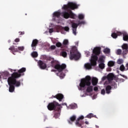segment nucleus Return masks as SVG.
I'll return each instance as SVG.
<instances>
[{"instance_id": "nucleus-1", "label": "nucleus", "mask_w": 128, "mask_h": 128, "mask_svg": "<svg viewBox=\"0 0 128 128\" xmlns=\"http://www.w3.org/2000/svg\"><path fill=\"white\" fill-rule=\"evenodd\" d=\"M90 80H92V78L90 76H86L85 78L81 79L79 86H78L79 90H83L86 86H88L86 89V96H90V93L94 90V86H90L92 84Z\"/></svg>"}, {"instance_id": "nucleus-50", "label": "nucleus", "mask_w": 128, "mask_h": 128, "mask_svg": "<svg viewBox=\"0 0 128 128\" xmlns=\"http://www.w3.org/2000/svg\"><path fill=\"white\" fill-rule=\"evenodd\" d=\"M49 32H50V34L54 32V29H52V28L49 29Z\"/></svg>"}, {"instance_id": "nucleus-48", "label": "nucleus", "mask_w": 128, "mask_h": 128, "mask_svg": "<svg viewBox=\"0 0 128 128\" xmlns=\"http://www.w3.org/2000/svg\"><path fill=\"white\" fill-rule=\"evenodd\" d=\"M50 49L51 50H56V46H50Z\"/></svg>"}, {"instance_id": "nucleus-13", "label": "nucleus", "mask_w": 128, "mask_h": 128, "mask_svg": "<svg viewBox=\"0 0 128 128\" xmlns=\"http://www.w3.org/2000/svg\"><path fill=\"white\" fill-rule=\"evenodd\" d=\"M114 74L112 73H110L107 76V79L109 82L114 80Z\"/></svg>"}, {"instance_id": "nucleus-11", "label": "nucleus", "mask_w": 128, "mask_h": 128, "mask_svg": "<svg viewBox=\"0 0 128 128\" xmlns=\"http://www.w3.org/2000/svg\"><path fill=\"white\" fill-rule=\"evenodd\" d=\"M79 26L78 24L76 23H72V34H74V36H76V28H78V26Z\"/></svg>"}, {"instance_id": "nucleus-12", "label": "nucleus", "mask_w": 128, "mask_h": 128, "mask_svg": "<svg viewBox=\"0 0 128 128\" xmlns=\"http://www.w3.org/2000/svg\"><path fill=\"white\" fill-rule=\"evenodd\" d=\"M1 76L3 80H8V76H10V73L8 72H4L2 74Z\"/></svg>"}, {"instance_id": "nucleus-39", "label": "nucleus", "mask_w": 128, "mask_h": 128, "mask_svg": "<svg viewBox=\"0 0 128 128\" xmlns=\"http://www.w3.org/2000/svg\"><path fill=\"white\" fill-rule=\"evenodd\" d=\"M58 116H60V113H58V112L54 113V118H57Z\"/></svg>"}, {"instance_id": "nucleus-45", "label": "nucleus", "mask_w": 128, "mask_h": 128, "mask_svg": "<svg viewBox=\"0 0 128 128\" xmlns=\"http://www.w3.org/2000/svg\"><path fill=\"white\" fill-rule=\"evenodd\" d=\"M31 46L32 48V50H36V46H32V45H31Z\"/></svg>"}, {"instance_id": "nucleus-24", "label": "nucleus", "mask_w": 128, "mask_h": 128, "mask_svg": "<svg viewBox=\"0 0 128 128\" xmlns=\"http://www.w3.org/2000/svg\"><path fill=\"white\" fill-rule=\"evenodd\" d=\"M32 56V58H38V52H33L31 54Z\"/></svg>"}, {"instance_id": "nucleus-8", "label": "nucleus", "mask_w": 128, "mask_h": 128, "mask_svg": "<svg viewBox=\"0 0 128 128\" xmlns=\"http://www.w3.org/2000/svg\"><path fill=\"white\" fill-rule=\"evenodd\" d=\"M84 120V116H80L79 118H78L76 122H75V126H76L78 127H81V126L84 124V122H82V120Z\"/></svg>"}, {"instance_id": "nucleus-34", "label": "nucleus", "mask_w": 128, "mask_h": 128, "mask_svg": "<svg viewBox=\"0 0 128 128\" xmlns=\"http://www.w3.org/2000/svg\"><path fill=\"white\" fill-rule=\"evenodd\" d=\"M111 36L113 38H118V34H116V32H114L112 34Z\"/></svg>"}, {"instance_id": "nucleus-51", "label": "nucleus", "mask_w": 128, "mask_h": 128, "mask_svg": "<svg viewBox=\"0 0 128 128\" xmlns=\"http://www.w3.org/2000/svg\"><path fill=\"white\" fill-rule=\"evenodd\" d=\"M14 42H20V38H16V39H15Z\"/></svg>"}, {"instance_id": "nucleus-37", "label": "nucleus", "mask_w": 128, "mask_h": 128, "mask_svg": "<svg viewBox=\"0 0 128 128\" xmlns=\"http://www.w3.org/2000/svg\"><path fill=\"white\" fill-rule=\"evenodd\" d=\"M54 98H56L60 102L62 101V100H63L64 96H54Z\"/></svg>"}, {"instance_id": "nucleus-15", "label": "nucleus", "mask_w": 128, "mask_h": 128, "mask_svg": "<svg viewBox=\"0 0 128 128\" xmlns=\"http://www.w3.org/2000/svg\"><path fill=\"white\" fill-rule=\"evenodd\" d=\"M60 14H62L60 12H56L54 13L53 16L54 18H60Z\"/></svg>"}, {"instance_id": "nucleus-18", "label": "nucleus", "mask_w": 128, "mask_h": 128, "mask_svg": "<svg viewBox=\"0 0 128 128\" xmlns=\"http://www.w3.org/2000/svg\"><path fill=\"white\" fill-rule=\"evenodd\" d=\"M98 78H94L92 79V86H96L98 82Z\"/></svg>"}, {"instance_id": "nucleus-42", "label": "nucleus", "mask_w": 128, "mask_h": 128, "mask_svg": "<svg viewBox=\"0 0 128 128\" xmlns=\"http://www.w3.org/2000/svg\"><path fill=\"white\" fill-rule=\"evenodd\" d=\"M18 50H19L22 51V50H24V46H19V47H18Z\"/></svg>"}, {"instance_id": "nucleus-30", "label": "nucleus", "mask_w": 128, "mask_h": 128, "mask_svg": "<svg viewBox=\"0 0 128 128\" xmlns=\"http://www.w3.org/2000/svg\"><path fill=\"white\" fill-rule=\"evenodd\" d=\"M104 63H100L98 65V67L100 68L101 70H104Z\"/></svg>"}, {"instance_id": "nucleus-19", "label": "nucleus", "mask_w": 128, "mask_h": 128, "mask_svg": "<svg viewBox=\"0 0 128 128\" xmlns=\"http://www.w3.org/2000/svg\"><path fill=\"white\" fill-rule=\"evenodd\" d=\"M26 70V68H22L20 70H18V74H22V72H24Z\"/></svg>"}, {"instance_id": "nucleus-60", "label": "nucleus", "mask_w": 128, "mask_h": 128, "mask_svg": "<svg viewBox=\"0 0 128 128\" xmlns=\"http://www.w3.org/2000/svg\"><path fill=\"white\" fill-rule=\"evenodd\" d=\"M120 75H121L122 76H123V78H124V75H122V74H120Z\"/></svg>"}, {"instance_id": "nucleus-64", "label": "nucleus", "mask_w": 128, "mask_h": 128, "mask_svg": "<svg viewBox=\"0 0 128 128\" xmlns=\"http://www.w3.org/2000/svg\"><path fill=\"white\" fill-rule=\"evenodd\" d=\"M51 72H54V70H51Z\"/></svg>"}, {"instance_id": "nucleus-46", "label": "nucleus", "mask_w": 128, "mask_h": 128, "mask_svg": "<svg viewBox=\"0 0 128 128\" xmlns=\"http://www.w3.org/2000/svg\"><path fill=\"white\" fill-rule=\"evenodd\" d=\"M54 96H64V95L62 94H56Z\"/></svg>"}, {"instance_id": "nucleus-57", "label": "nucleus", "mask_w": 128, "mask_h": 128, "mask_svg": "<svg viewBox=\"0 0 128 128\" xmlns=\"http://www.w3.org/2000/svg\"><path fill=\"white\" fill-rule=\"evenodd\" d=\"M92 100H94L96 99V98H97L96 96H92Z\"/></svg>"}, {"instance_id": "nucleus-6", "label": "nucleus", "mask_w": 128, "mask_h": 128, "mask_svg": "<svg viewBox=\"0 0 128 128\" xmlns=\"http://www.w3.org/2000/svg\"><path fill=\"white\" fill-rule=\"evenodd\" d=\"M50 66L52 68H55V70H56L58 72H62L66 68V64H62V65H60V62L54 60L51 61Z\"/></svg>"}, {"instance_id": "nucleus-14", "label": "nucleus", "mask_w": 128, "mask_h": 128, "mask_svg": "<svg viewBox=\"0 0 128 128\" xmlns=\"http://www.w3.org/2000/svg\"><path fill=\"white\" fill-rule=\"evenodd\" d=\"M76 120V116H72L70 117V118H69V120H68V123L72 124V122H74Z\"/></svg>"}, {"instance_id": "nucleus-61", "label": "nucleus", "mask_w": 128, "mask_h": 128, "mask_svg": "<svg viewBox=\"0 0 128 128\" xmlns=\"http://www.w3.org/2000/svg\"><path fill=\"white\" fill-rule=\"evenodd\" d=\"M99 126H96V128H98Z\"/></svg>"}, {"instance_id": "nucleus-38", "label": "nucleus", "mask_w": 128, "mask_h": 128, "mask_svg": "<svg viewBox=\"0 0 128 128\" xmlns=\"http://www.w3.org/2000/svg\"><path fill=\"white\" fill-rule=\"evenodd\" d=\"M93 118V114H87V116H86V118Z\"/></svg>"}, {"instance_id": "nucleus-32", "label": "nucleus", "mask_w": 128, "mask_h": 128, "mask_svg": "<svg viewBox=\"0 0 128 128\" xmlns=\"http://www.w3.org/2000/svg\"><path fill=\"white\" fill-rule=\"evenodd\" d=\"M56 46H57V48H62V44L60 43V42H58L56 43Z\"/></svg>"}, {"instance_id": "nucleus-23", "label": "nucleus", "mask_w": 128, "mask_h": 128, "mask_svg": "<svg viewBox=\"0 0 128 128\" xmlns=\"http://www.w3.org/2000/svg\"><path fill=\"white\" fill-rule=\"evenodd\" d=\"M114 64H116V62L114 61H109L108 62V66L110 67L114 66Z\"/></svg>"}, {"instance_id": "nucleus-47", "label": "nucleus", "mask_w": 128, "mask_h": 128, "mask_svg": "<svg viewBox=\"0 0 128 128\" xmlns=\"http://www.w3.org/2000/svg\"><path fill=\"white\" fill-rule=\"evenodd\" d=\"M106 94V90L103 89L101 90V94Z\"/></svg>"}, {"instance_id": "nucleus-21", "label": "nucleus", "mask_w": 128, "mask_h": 128, "mask_svg": "<svg viewBox=\"0 0 128 128\" xmlns=\"http://www.w3.org/2000/svg\"><path fill=\"white\" fill-rule=\"evenodd\" d=\"M68 45V40H64L62 43V46H64V48H66V46Z\"/></svg>"}, {"instance_id": "nucleus-36", "label": "nucleus", "mask_w": 128, "mask_h": 128, "mask_svg": "<svg viewBox=\"0 0 128 128\" xmlns=\"http://www.w3.org/2000/svg\"><path fill=\"white\" fill-rule=\"evenodd\" d=\"M78 18L79 20H84V16L82 14H80Z\"/></svg>"}, {"instance_id": "nucleus-3", "label": "nucleus", "mask_w": 128, "mask_h": 128, "mask_svg": "<svg viewBox=\"0 0 128 128\" xmlns=\"http://www.w3.org/2000/svg\"><path fill=\"white\" fill-rule=\"evenodd\" d=\"M93 54L91 56L90 63H86L84 64V68L86 70H91L92 66H96V62L98 58V56L100 54V47H96L92 50Z\"/></svg>"}, {"instance_id": "nucleus-44", "label": "nucleus", "mask_w": 128, "mask_h": 128, "mask_svg": "<svg viewBox=\"0 0 128 128\" xmlns=\"http://www.w3.org/2000/svg\"><path fill=\"white\" fill-rule=\"evenodd\" d=\"M118 64H122V60L120 59H118Z\"/></svg>"}, {"instance_id": "nucleus-4", "label": "nucleus", "mask_w": 128, "mask_h": 128, "mask_svg": "<svg viewBox=\"0 0 128 128\" xmlns=\"http://www.w3.org/2000/svg\"><path fill=\"white\" fill-rule=\"evenodd\" d=\"M21 76L22 74H18V72H14L11 74V76L8 78V79L15 86L18 88V86H20V80H16V78Z\"/></svg>"}, {"instance_id": "nucleus-31", "label": "nucleus", "mask_w": 128, "mask_h": 128, "mask_svg": "<svg viewBox=\"0 0 128 128\" xmlns=\"http://www.w3.org/2000/svg\"><path fill=\"white\" fill-rule=\"evenodd\" d=\"M68 108V109H70V110H74L75 109V105L74 104H70L69 105V106H66Z\"/></svg>"}, {"instance_id": "nucleus-58", "label": "nucleus", "mask_w": 128, "mask_h": 128, "mask_svg": "<svg viewBox=\"0 0 128 128\" xmlns=\"http://www.w3.org/2000/svg\"><path fill=\"white\" fill-rule=\"evenodd\" d=\"M62 106H66V103H63V104H62Z\"/></svg>"}, {"instance_id": "nucleus-63", "label": "nucleus", "mask_w": 128, "mask_h": 128, "mask_svg": "<svg viewBox=\"0 0 128 128\" xmlns=\"http://www.w3.org/2000/svg\"><path fill=\"white\" fill-rule=\"evenodd\" d=\"M89 54H88V53L87 54V56H88Z\"/></svg>"}, {"instance_id": "nucleus-59", "label": "nucleus", "mask_w": 128, "mask_h": 128, "mask_svg": "<svg viewBox=\"0 0 128 128\" xmlns=\"http://www.w3.org/2000/svg\"><path fill=\"white\" fill-rule=\"evenodd\" d=\"M85 124H88V122H85Z\"/></svg>"}, {"instance_id": "nucleus-35", "label": "nucleus", "mask_w": 128, "mask_h": 128, "mask_svg": "<svg viewBox=\"0 0 128 128\" xmlns=\"http://www.w3.org/2000/svg\"><path fill=\"white\" fill-rule=\"evenodd\" d=\"M112 86L114 88H118V84H116V83L114 82H112Z\"/></svg>"}, {"instance_id": "nucleus-53", "label": "nucleus", "mask_w": 128, "mask_h": 128, "mask_svg": "<svg viewBox=\"0 0 128 128\" xmlns=\"http://www.w3.org/2000/svg\"><path fill=\"white\" fill-rule=\"evenodd\" d=\"M116 34L117 36H122V34L121 32H117Z\"/></svg>"}, {"instance_id": "nucleus-41", "label": "nucleus", "mask_w": 128, "mask_h": 128, "mask_svg": "<svg viewBox=\"0 0 128 128\" xmlns=\"http://www.w3.org/2000/svg\"><path fill=\"white\" fill-rule=\"evenodd\" d=\"M9 50H12V52H14V46H12L11 47H10L9 48Z\"/></svg>"}, {"instance_id": "nucleus-27", "label": "nucleus", "mask_w": 128, "mask_h": 128, "mask_svg": "<svg viewBox=\"0 0 128 128\" xmlns=\"http://www.w3.org/2000/svg\"><path fill=\"white\" fill-rule=\"evenodd\" d=\"M122 52V51L120 49H118L116 51V54L117 56H120Z\"/></svg>"}, {"instance_id": "nucleus-28", "label": "nucleus", "mask_w": 128, "mask_h": 128, "mask_svg": "<svg viewBox=\"0 0 128 128\" xmlns=\"http://www.w3.org/2000/svg\"><path fill=\"white\" fill-rule=\"evenodd\" d=\"M104 54H110V49L108 48H106L104 50Z\"/></svg>"}, {"instance_id": "nucleus-17", "label": "nucleus", "mask_w": 128, "mask_h": 128, "mask_svg": "<svg viewBox=\"0 0 128 128\" xmlns=\"http://www.w3.org/2000/svg\"><path fill=\"white\" fill-rule=\"evenodd\" d=\"M38 40L34 39L32 40L31 46H38Z\"/></svg>"}, {"instance_id": "nucleus-56", "label": "nucleus", "mask_w": 128, "mask_h": 128, "mask_svg": "<svg viewBox=\"0 0 128 128\" xmlns=\"http://www.w3.org/2000/svg\"><path fill=\"white\" fill-rule=\"evenodd\" d=\"M14 52H18V48H14Z\"/></svg>"}, {"instance_id": "nucleus-43", "label": "nucleus", "mask_w": 128, "mask_h": 128, "mask_svg": "<svg viewBox=\"0 0 128 128\" xmlns=\"http://www.w3.org/2000/svg\"><path fill=\"white\" fill-rule=\"evenodd\" d=\"M64 30L66 32H68L70 30V28H68V26H65Z\"/></svg>"}, {"instance_id": "nucleus-20", "label": "nucleus", "mask_w": 128, "mask_h": 128, "mask_svg": "<svg viewBox=\"0 0 128 128\" xmlns=\"http://www.w3.org/2000/svg\"><path fill=\"white\" fill-rule=\"evenodd\" d=\"M122 48L123 50H128V44H124L122 45Z\"/></svg>"}, {"instance_id": "nucleus-33", "label": "nucleus", "mask_w": 128, "mask_h": 128, "mask_svg": "<svg viewBox=\"0 0 128 128\" xmlns=\"http://www.w3.org/2000/svg\"><path fill=\"white\" fill-rule=\"evenodd\" d=\"M120 70H121V72L126 70V67H124V66L122 64L120 66Z\"/></svg>"}, {"instance_id": "nucleus-5", "label": "nucleus", "mask_w": 128, "mask_h": 128, "mask_svg": "<svg viewBox=\"0 0 128 128\" xmlns=\"http://www.w3.org/2000/svg\"><path fill=\"white\" fill-rule=\"evenodd\" d=\"M69 58L70 60H80V54L78 51L76 46H74L72 47V50L70 51Z\"/></svg>"}, {"instance_id": "nucleus-9", "label": "nucleus", "mask_w": 128, "mask_h": 128, "mask_svg": "<svg viewBox=\"0 0 128 128\" xmlns=\"http://www.w3.org/2000/svg\"><path fill=\"white\" fill-rule=\"evenodd\" d=\"M38 64L41 70H46V64L42 60H40L38 61Z\"/></svg>"}, {"instance_id": "nucleus-10", "label": "nucleus", "mask_w": 128, "mask_h": 128, "mask_svg": "<svg viewBox=\"0 0 128 128\" xmlns=\"http://www.w3.org/2000/svg\"><path fill=\"white\" fill-rule=\"evenodd\" d=\"M8 82L9 86L10 92H14V85L8 79Z\"/></svg>"}, {"instance_id": "nucleus-52", "label": "nucleus", "mask_w": 128, "mask_h": 128, "mask_svg": "<svg viewBox=\"0 0 128 128\" xmlns=\"http://www.w3.org/2000/svg\"><path fill=\"white\" fill-rule=\"evenodd\" d=\"M19 34H20V36H23V34H24V32H20Z\"/></svg>"}, {"instance_id": "nucleus-7", "label": "nucleus", "mask_w": 128, "mask_h": 128, "mask_svg": "<svg viewBox=\"0 0 128 128\" xmlns=\"http://www.w3.org/2000/svg\"><path fill=\"white\" fill-rule=\"evenodd\" d=\"M48 110H54L60 111V105L58 104V102H54L48 104Z\"/></svg>"}, {"instance_id": "nucleus-62", "label": "nucleus", "mask_w": 128, "mask_h": 128, "mask_svg": "<svg viewBox=\"0 0 128 128\" xmlns=\"http://www.w3.org/2000/svg\"><path fill=\"white\" fill-rule=\"evenodd\" d=\"M14 72H16V70H14Z\"/></svg>"}, {"instance_id": "nucleus-40", "label": "nucleus", "mask_w": 128, "mask_h": 128, "mask_svg": "<svg viewBox=\"0 0 128 128\" xmlns=\"http://www.w3.org/2000/svg\"><path fill=\"white\" fill-rule=\"evenodd\" d=\"M86 24V22L84 21L79 22L78 23V26H80V24Z\"/></svg>"}, {"instance_id": "nucleus-2", "label": "nucleus", "mask_w": 128, "mask_h": 128, "mask_svg": "<svg viewBox=\"0 0 128 128\" xmlns=\"http://www.w3.org/2000/svg\"><path fill=\"white\" fill-rule=\"evenodd\" d=\"M78 8V5L74 2H68V5H64L62 7V9L64 10L62 13V16L64 18H68L70 16H71L72 18H74V14L72 12V10H73L76 8Z\"/></svg>"}, {"instance_id": "nucleus-49", "label": "nucleus", "mask_w": 128, "mask_h": 128, "mask_svg": "<svg viewBox=\"0 0 128 128\" xmlns=\"http://www.w3.org/2000/svg\"><path fill=\"white\" fill-rule=\"evenodd\" d=\"M94 92H98V88L97 86H95L94 88Z\"/></svg>"}, {"instance_id": "nucleus-26", "label": "nucleus", "mask_w": 128, "mask_h": 128, "mask_svg": "<svg viewBox=\"0 0 128 128\" xmlns=\"http://www.w3.org/2000/svg\"><path fill=\"white\" fill-rule=\"evenodd\" d=\"M128 50H124L122 52V54L124 56V58H126V54H128Z\"/></svg>"}, {"instance_id": "nucleus-22", "label": "nucleus", "mask_w": 128, "mask_h": 128, "mask_svg": "<svg viewBox=\"0 0 128 128\" xmlns=\"http://www.w3.org/2000/svg\"><path fill=\"white\" fill-rule=\"evenodd\" d=\"M110 90H112V86H108L106 88V94H110Z\"/></svg>"}, {"instance_id": "nucleus-29", "label": "nucleus", "mask_w": 128, "mask_h": 128, "mask_svg": "<svg viewBox=\"0 0 128 128\" xmlns=\"http://www.w3.org/2000/svg\"><path fill=\"white\" fill-rule=\"evenodd\" d=\"M104 56H102L100 58L98 62H100V63H104Z\"/></svg>"}, {"instance_id": "nucleus-16", "label": "nucleus", "mask_w": 128, "mask_h": 128, "mask_svg": "<svg viewBox=\"0 0 128 128\" xmlns=\"http://www.w3.org/2000/svg\"><path fill=\"white\" fill-rule=\"evenodd\" d=\"M57 76H60V78L62 79L64 78L66 74H64V72H58L57 73Z\"/></svg>"}, {"instance_id": "nucleus-55", "label": "nucleus", "mask_w": 128, "mask_h": 128, "mask_svg": "<svg viewBox=\"0 0 128 128\" xmlns=\"http://www.w3.org/2000/svg\"><path fill=\"white\" fill-rule=\"evenodd\" d=\"M106 78V76H103L102 78V80H105Z\"/></svg>"}, {"instance_id": "nucleus-54", "label": "nucleus", "mask_w": 128, "mask_h": 128, "mask_svg": "<svg viewBox=\"0 0 128 128\" xmlns=\"http://www.w3.org/2000/svg\"><path fill=\"white\" fill-rule=\"evenodd\" d=\"M107 72H112V68H107Z\"/></svg>"}, {"instance_id": "nucleus-25", "label": "nucleus", "mask_w": 128, "mask_h": 128, "mask_svg": "<svg viewBox=\"0 0 128 128\" xmlns=\"http://www.w3.org/2000/svg\"><path fill=\"white\" fill-rule=\"evenodd\" d=\"M61 55L63 58H66L68 56V53L66 51H62L61 52Z\"/></svg>"}]
</instances>
